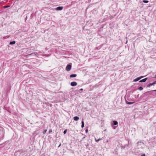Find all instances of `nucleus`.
<instances>
[{
	"label": "nucleus",
	"instance_id": "25",
	"mask_svg": "<svg viewBox=\"0 0 156 156\" xmlns=\"http://www.w3.org/2000/svg\"><path fill=\"white\" fill-rule=\"evenodd\" d=\"M154 78H156V75H155V76H154Z\"/></svg>",
	"mask_w": 156,
	"mask_h": 156
},
{
	"label": "nucleus",
	"instance_id": "16",
	"mask_svg": "<svg viewBox=\"0 0 156 156\" xmlns=\"http://www.w3.org/2000/svg\"><path fill=\"white\" fill-rule=\"evenodd\" d=\"M10 7V5H5L3 6V8L5 9Z\"/></svg>",
	"mask_w": 156,
	"mask_h": 156
},
{
	"label": "nucleus",
	"instance_id": "4",
	"mask_svg": "<svg viewBox=\"0 0 156 156\" xmlns=\"http://www.w3.org/2000/svg\"><path fill=\"white\" fill-rule=\"evenodd\" d=\"M70 84L72 86L74 87L77 85V83L76 82L73 81V82H72Z\"/></svg>",
	"mask_w": 156,
	"mask_h": 156
},
{
	"label": "nucleus",
	"instance_id": "24",
	"mask_svg": "<svg viewBox=\"0 0 156 156\" xmlns=\"http://www.w3.org/2000/svg\"><path fill=\"white\" fill-rule=\"evenodd\" d=\"M138 88H143L141 86H140V87H139Z\"/></svg>",
	"mask_w": 156,
	"mask_h": 156
},
{
	"label": "nucleus",
	"instance_id": "6",
	"mask_svg": "<svg viewBox=\"0 0 156 156\" xmlns=\"http://www.w3.org/2000/svg\"><path fill=\"white\" fill-rule=\"evenodd\" d=\"M147 78H146L142 80H141L139 81L140 82H145L146 80L147 79Z\"/></svg>",
	"mask_w": 156,
	"mask_h": 156
},
{
	"label": "nucleus",
	"instance_id": "5",
	"mask_svg": "<svg viewBox=\"0 0 156 156\" xmlns=\"http://www.w3.org/2000/svg\"><path fill=\"white\" fill-rule=\"evenodd\" d=\"M63 9L62 6H58L56 8L57 10H61Z\"/></svg>",
	"mask_w": 156,
	"mask_h": 156
},
{
	"label": "nucleus",
	"instance_id": "17",
	"mask_svg": "<svg viewBox=\"0 0 156 156\" xmlns=\"http://www.w3.org/2000/svg\"><path fill=\"white\" fill-rule=\"evenodd\" d=\"M67 129H66L65 130L64 132H63V133L64 134H65L66 133V132H67Z\"/></svg>",
	"mask_w": 156,
	"mask_h": 156
},
{
	"label": "nucleus",
	"instance_id": "15",
	"mask_svg": "<svg viewBox=\"0 0 156 156\" xmlns=\"http://www.w3.org/2000/svg\"><path fill=\"white\" fill-rule=\"evenodd\" d=\"M143 2L145 3H148L149 2V1L147 0H144L143 1Z\"/></svg>",
	"mask_w": 156,
	"mask_h": 156
},
{
	"label": "nucleus",
	"instance_id": "30",
	"mask_svg": "<svg viewBox=\"0 0 156 156\" xmlns=\"http://www.w3.org/2000/svg\"><path fill=\"white\" fill-rule=\"evenodd\" d=\"M0 1H1V0H0Z\"/></svg>",
	"mask_w": 156,
	"mask_h": 156
},
{
	"label": "nucleus",
	"instance_id": "27",
	"mask_svg": "<svg viewBox=\"0 0 156 156\" xmlns=\"http://www.w3.org/2000/svg\"><path fill=\"white\" fill-rule=\"evenodd\" d=\"M127 41H126V43H127Z\"/></svg>",
	"mask_w": 156,
	"mask_h": 156
},
{
	"label": "nucleus",
	"instance_id": "14",
	"mask_svg": "<svg viewBox=\"0 0 156 156\" xmlns=\"http://www.w3.org/2000/svg\"><path fill=\"white\" fill-rule=\"evenodd\" d=\"M102 140V138H99L98 140H97L96 139H95V141L96 142H98L100 140Z\"/></svg>",
	"mask_w": 156,
	"mask_h": 156
},
{
	"label": "nucleus",
	"instance_id": "3",
	"mask_svg": "<svg viewBox=\"0 0 156 156\" xmlns=\"http://www.w3.org/2000/svg\"><path fill=\"white\" fill-rule=\"evenodd\" d=\"M144 77V76H141L140 77H137V78H136V79H134L133 80V81L134 82L140 80L142 78H143Z\"/></svg>",
	"mask_w": 156,
	"mask_h": 156
},
{
	"label": "nucleus",
	"instance_id": "26",
	"mask_svg": "<svg viewBox=\"0 0 156 156\" xmlns=\"http://www.w3.org/2000/svg\"><path fill=\"white\" fill-rule=\"evenodd\" d=\"M61 145V144H60L59 145V146L58 147H59Z\"/></svg>",
	"mask_w": 156,
	"mask_h": 156
},
{
	"label": "nucleus",
	"instance_id": "23",
	"mask_svg": "<svg viewBox=\"0 0 156 156\" xmlns=\"http://www.w3.org/2000/svg\"><path fill=\"white\" fill-rule=\"evenodd\" d=\"M141 156H145V154H142Z\"/></svg>",
	"mask_w": 156,
	"mask_h": 156
},
{
	"label": "nucleus",
	"instance_id": "8",
	"mask_svg": "<svg viewBox=\"0 0 156 156\" xmlns=\"http://www.w3.org/2000/svg\"><path fill=\"white\" fill-rule=\"evenodd\" d=\"M77 76V75L76 74H72L70 75V78H73L75 77H76Z\"/></svg>",
	"mask_w": 156,
	"mask_h": 156
},
{
	"label": "nucleus",
	"instance_id": "10",
	"mask_svg": "<svg viewBox=\"0 0 156 156\" xmlns=\"http://www.w3.org/2000/svg\"><path fill=\"white\" fill-rule=\"evenodd\" d=\"M73 119L75 121H78L79 119V118L78 116L74 117Z\"/></svg>",
	"mask_w": 156,
	"mask_h": 156
},
{
	"label": "nucleus",
	"instance_id": "22",
	"mask_svg": "<svg viewBox=\"0 0 156 156\" xmlns=\"http://www.w3.org/2000/svg\"><path fill=\"white\" fill-rule=\"evenodd\" d=\"M138 89H139L140 90H143V88H138Z\"/></svg>",
	"mask_w": 156,
	"mask_h": 156
},
{
	"label": "nucleus",
	"instance_id": "19",
	"mask_svg": "<svg viewBox=\"0 0 156 156\" xmlns=\"http://www.w3.org/2000/svg\"><path fill=\"white\" fill-rule=\"evenodd\" d=\"M83 90V88H81V89L79 90V91L80 92V91H82Z\"/></svg>",
	"mask_w": 156,
	"mask_h": 156
},
{
	"label": "nucleus",
	"instance_id": "12",
	"mask_svg": "<svg viewBox=\"0 0 156 156\" xmlns=\"http://www.w3.org/2000/svg\"><path fill=\"white\" fill-rule=\"evenodd\" d=\"M81 123H82L81 127L83 128L84 127V122L83 120H82V121Z\"/></svg>",
	"mask_w": 156,
	"mask_h": 156
},
{
	"label": "nucleus",
	"instance_id": "9",
	"mask_svg": "<svg viewBox=\"0 0 156 156\" xmlns=\"http://www.w3.org/2000/svg\"><path fill=\"white\" fill-rule=\"evenodd\" d=\"M16 41H10L9 43L10 45H13L15 44Z\"/></svg>",
	"mask_w": 156,
	"mask_h": 156
},
{
	"label": "nucleus",
	"instance_id": "2",
	"mask_svg": "<svg viewBox=\"0 0 156 156\" xmlns=\"http://www.w3.org/2000/svg\"><path fill=\"white\" fill-rule=\"evenodd\" d=\"M72 67V63H70L68 64L66 67V69L67 71L70 70Z\"/></svg>",
	"mask_w": 156,
	"mask_h": 156
},
{
	"label": "nucleus",
	"instance_id": "21",
	"mask_svg": "<svg viewBox=\"0 0 156 156\" xmlns=\"http://www.w3.org/2000/svg\"><path fill=\"white\" fill-rule=\"evenodd\" d=\"M88 131V130L87 129H86V130H85V132L86 133H87Z\"/></svg>",
	"mask_w": 156,
	"mask_h": 156
},
{
	"label": "nucleus",
	"instance_id": "11",
	"mask_svg": "<svg viewBox=\"0 0 156 156\" xmlns=\"http://www.w3.org/2000/svg\"><path fill=\"white\" fill-rule=\"evenodd\" d=\"M118 122L116 121H113V124L114 125H116L118 124Z\"/></svg>",
	"mask_w": 156,
	"mask_h": 156
},
{
	"label": "nucleus",
	"instance_id": "29",
	"mask_svg": "<svg viewBox=\"0 0 156 156\" xmlns=\"http://www.w3.org/2000/svg\"><path fill=\"white\" fill-rule=\"evenodd\" d=\"M1 3L0 2V4Z\"/></svg>",
	"mask_w": 156,
	"mask_h": 156
},
{
	"label": "nucleus",
	"instance_id": "20",
	"mask_svg": "<svg viewBox=\"0 0 156 156\" xmlns=\"http://www.w3.org/2000/svg\"><path fill=\"white\" fill-rule=\"evenodd\" d=\"M52 132V130L51 129H50L49 130V133L51 132Z\"/></svg>",
	"mask_w": 156,
	"mask_h": 156
},
{
	"label": "nucleus",
	"instance_id": "28",
	"mask_svg": "<svg viewBox=\"0 0 156 156\" xmlns=\"http://www.w3.org/2000/svg\"><path fill=\"white\" fill-rule=\"evenodd\" d=\"M139 143V142H137V143Z\"/></svg>",
	"mask_w": 156,
	"mask_h": 156
},
{
	"label": "nucleus",
	"instance_id": "1",
	"mask_svg": "<svg viewBox=\"0 0 156 156\" xmlns=\"http://www.w3.org/2000/svg\"><path fill=\"white\" fill-rule=\"evenodd\" d=\"M153 86L154 87H156V81L153 83H150L148 84L147 85L146 87H150L151 86Z\"/></svg>",
	"mask_w": 156,
	"mask_h": 156
},
{
	"label": "nucleus",
	"instance_id": "7",
	"mask_svg": "<svg viewBox=\"0 0 156 156\" xmlns=\"http://www.w3.org/2000/svg\"><path fill=\"white\" fill-rule=\"evenodd\" d=\"M150 93H151V94L152 95H154V94H156V90H152V91H150Z\"/></svg>",
	"mask_w": 156,
	"mask_h": 156
},
{
	"label": "nucleus",
	"instance_id": "18",
	"mask_svg": "<svg viewBox=\"0 0 156 156\" xmlns=\"http://www.w3.org/2000/svg\"><path fill=\"white\" fill-rule=\"evenodd\" d=\"M46 131H47V130H45L44 131V132H43V133H44V134L45 133H46Z\"/></svg>",
	"mask_w": 156,
	"mask_h": 156
},
{
	"label": "nucleus",
	"instance_id": "13",
	"mask_svg": "<svg viewBox=\"0 0 156 156\" xmlns=\"http://www.w3.org/2000/svg\"><path fill=\"white\" fill-rule=\"evenodd\" d=\"M134 103V102H129L127 101L126 102V104L128 105H131L133 104Z\"/></svg>",
	"mask_w": 156,
	"mask_h": 156
}]
</instances>
